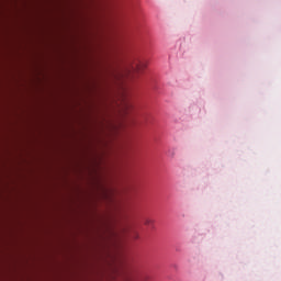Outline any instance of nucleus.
<instances>
[{
    "instance_id": "1",
    "label": "nucleus",
    "mask_w": 281,
    "mask_h": 281,
    "mask_svg": "<svg viewBox=\"0 0 281 281\" xmlns=\"http://www.w3.org/2000/svg\"><path fill=\"white\" fill-rule=\"evenodd\" d=\"M146 69V63L131 58L125 64V74L131 76V74H142L143 70Z\"/></svg>"
},
{
    "instance_id": "2",
    "label": "nucleus",
    "mask_w": 281,
    "mask_h": 281,
    "mask_svg": "<svg viewBox=\"0 0 281 281\" xmlns=\"http://www.w3.org/2000/svg\"><path fill=\"white\" fill-rule=\"evenodd\" d=\"M123 109H124L125 113H128V111H131V109H133V103H131L130 101H125Z\"/></svg>"
},
{
    "instance_id": "3",
    "label": "nucleus",
    "mask_w": 281,
    "mask_h": 281,
    "mask_svg": "<svg viewBox=\"0 0 281 281\" xmlns=\"http://www.w3.org/2000/svg\"><path fill=\"white\" fill-rule=\"evenodd\" d=\"M153 223H155V222L150 218L145 220V225H153Z\"/></svg>"
},
{
    "instance_id": "4",
    "label": "nucleus",
    "mask_w": 281,
    "mask_h": 281,
    "mask_svg": "<svg viewBox=\"0 0 281 281\" xmlns=\"http://www.w3.org/2000/svg\"><path fill=\"white\" fill-rule=\"evenodd\" d=\"M133 238H134V240H137V238H139V235H138L137 233H135V234L133 235Z\"/></svg>"
},
{
    "instance_id": "5",
    "label": "nucleus",
    "mask_w": 281,
    "mask_h": 281,
    "mask_svg": "<svg viewBox=\"0 0 281 281\" xmlns=\"http://www.w3.org/2000/svg\"><path fill=\"white\" fill-rule=\"evenodd\" d=\"M146 280H147V278H144V277L140 278V281H146Z\"/></svg>"
}]
</instances>
